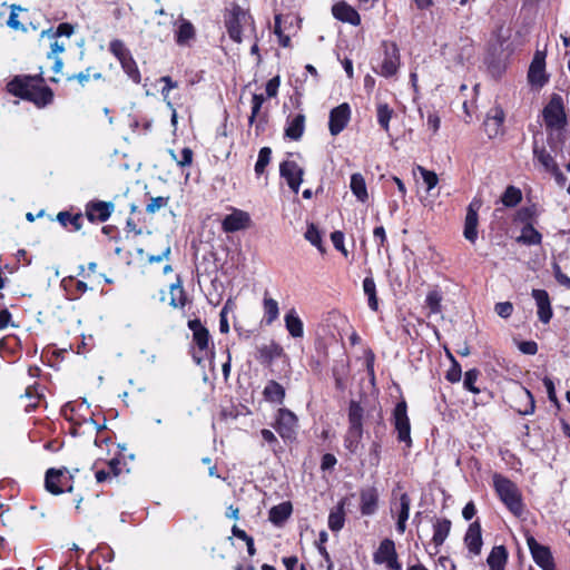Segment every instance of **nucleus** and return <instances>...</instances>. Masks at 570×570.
I'll use <instances>...</instances> for the list:
<instances>
[{
    "label": "nucleus",
    "instance_id": "nucleus-1",
    "mask_svg": "<svg viewBox=\"0 0 570 570\" xmlns=\"http://www.w3.org/2000/svg\"><path fill=\"white\" fill-rule=\"evenodd\" d=\"M493 485L501 501L517 517L523 512V503L518 487L501 474L493 475Z\"/></svg>",
    "mask_w": 570,
    "mask_h": 570
},
{
    "label": "nucleus",
    "instance_id": "nucleus-2",
    "mask_svg": "<svg viewBox=\"0 0 570 570\" xmlns=\"http://www.w3.org/2000/svg\"><path fill=\"white\" fill-rule=\"evenodd\" d=\"M364 410L358 402L352 400L348 406V430L345 435V448L355 453L363 436Z\"/></svg>",
    "mask_w": 570,
    "mask_h": 570
},
{
    "label": "nucleus",
    "instance_id": "nucleus-3",
    "mask_svg": "<svg viewBox=\"0 0 570 570\" xmlns=\"http://www.w3.org/2000/svg\"><path fill=\"white\" fill-rule=\"evenodd\" d=\"M543 119L548 129H561L567 122L563 101L559 95H553L543 109Z\"/></svg>",
    "mask_w": 570,
    "mask_h": 570
},
{
    "label": "nucleus",
    "instance_id": "nucleus-4",
    "mask_svg": "<svg viewBox=\"0 0 570 570\" xmlns=\"http://www.w3.org/2000/svg\"><path fill=\"white\" fill-rule=\"evenodd\" d=\"M375 564H385L389 570H401L395 543L392 539L385 538L380 542L377 550L373 553Z\"/></svg>",
    "mask_w": 570,
    "mask_h": 570
},
{
    "label": "nucleus",
    "instance_id": "nucleus-5",
    "mask_svg": "<svg viewBox=\"0 0 570 570\" xmlns=\"http://www.w3.org/2000/svg\"><path fill=\"white\" fill-rule=\"evenodd\" d=\"M250 20V16L238 4H234L225 18L227 32L236 42L242 41V27Z\"/></svg>",
    "mask_w": 570,
    "mask_h": 570
},
{
    "label": "nucleus",
    "instance_id": "nucleus-6",
    "mask_svg": "<svg viewBox=\"0 0 570 570\" xmlns=\"http://www.w3.org/2000/svg\"><path fill=\"white\" fill-rule=\"evenodd\" d=\"M394 428L397 432V440L411 445V425L407 416V405L405 401H401L396 404L393 411Z\"/></svg>",
    "mask_w": 570,
    "mask_h": 570
},
{
    "label": "nucleus",
    "instance_id": "nucleus-7",
    "mask_svg": "<svg viewBox=\"0 0 570 570\" xmlns=\"http://www.w3.org/2000/svg\"><path fill=\"white\" fill-rule=\"evenodd\" d=\"M384 58L381 63V69L376 70L381 76L389 78L394 76L400 67V52L396 43L383 41Z\"/></svg>",
    "mask_w": 570,
    "mask_h": 570
},
{
    "label": "nucleus",
    "instance_id": "nucleus-8",
    "mask_svg": "<svg viewBox=\"0 0 570 570\" xmlns=\"http://www.w3.org/2000/svg\"><path fill=\"white\" fill-rule=\"evenodd\" d=\"M528 80L532 86L543 87L549 77L546 73V52L537 50L528 71Z\"/></svg>",
    "mask_w": 570,
    "mask_h": 570
},
{
    "label": "nucleus",
    "instance_id": "nucleus-9",
    "mask_svg": "<svg viewBox=\"0 0 570 570\" xmlns=\"http://www.w3.org/2000/svg\"><path fill=\"white\" fill-rule=\"evenodd\" d=\"M482 206V202L479 198H473V200L469 204L464 220V229L463 235L466 240L474 244L478 238V224H479V215L478 212Z\"/></svg>",
    "mask_w": 570,
    "mask_h": 570
},
{
    "label": "nucleus",
    "instance_id": "nucleus-10",
    "mask_svg": "<svg viewBox=\"0 0 570 570\" xmlns=\"http://www.w3.org/2000/svg\"><path fill=\"white\" fill-rule=\"evenodd\" d=\"M529 550L532 554L534 562L542 570H553L554 562L551 551L548 547L540 544L533 537L527 538Z\"/></svg>",
    "mask_w": 570,
    "mask_h": 570
},
{
    "label": "nucleus",
    "instance_id": "nucleus-11",
    "mask_svg": "<svg viewBox=\"0 0 570 570\" xmlns=\"http://www.w3.org/2000/svg\"><path fill=\"white\" fill-rule=\"evenodd\" d=\"M297 428V416L288 409L277 411L275 429L283 439H292Z\"/></svg>",
    "mask_w": 570,
    "mask_h": 570
},
{
    "label": "nucleus",
    "instance_id": "nucleus-12",
    "mask_svg": "<svg viewBox=\"0 0 570 570\" xmlns=\"http://www.w3.org/2000/svg\"><path fill=\"white\" fill-rule=\"evenodd\" d=\"M279 174L288 187L297 194L303 181L304 169L293 160H285L279 166Z\"/></svg>",
    "mask_w": 570,
    "mask_h": 570
},
{
    "label": "nucleus",
    "instance_id": "nucleus-13",
    "mask_svg": "<svg viewBox=\"0 0 570 570\" xmlns=\"http://www.w3.org/2000/svg\"><path fill=\"white\" fill-rule=\"evenodd\" d=\"M351 117L348 104L344 102L333 108L330 112L328 129L332 136H337L344 130Z\"/></svg>",
    "mask_w": 570,
    "mask_h": 570
},
{
    "label": "nucleus",
    "instance_id": "nucleus-14",
    "mask_svg": "<svg viewBox=\"0 0 570 570\" xmlns=\"http://www.w3.org/2000/svg\"><path fill=\"white\" fill-rule=\"evenodd\" d=\"M514 396V405L513 409L521 415H530L534 413L535 410V401L532 393L519 385L513 392Z\"/></svg>",
    "mask_w": 570,
    "mask_h": 570
},
{
    "label": "nucleus",
    "instance_id": "nucleus-15",
    "mask_svg": "<svg viewBox=\"0 0 570 570\" xmlns=\"http://www.w3.org/2000/svg\"><path fill=\"white\" fill-rule=\"evenodd\" d=\"M250 226V216L248 213L234 209L232 214L227 215L222 223L225 233H235L246 229Z\"/></svg>",
    "mask_w": 570,
    "mask_h": 570
},
{
    "label": "nucleus",
    "instance_id": "nucleus-16",
    "mask_svg": "<svg viewBox=\"0 0 570 570\" xmlns=\"http://www.w3.org/2000/svg\"><path fill=\"white\" fill-rule=\"evenodd\" d=\"M504 112L500 107H493L489 110L483 122L484 131L489 138H495L502 132Z\"/></svg>",
    "mask_w": 570,
    "mask_h": 570
},
{
    "label": "nucleus",
    "instance_id": "nucleus-17",
    "mask_svg": "<svg viewBox=\"0 0 570 570\" xmlns=\"http://www.w3.org/2000/svg\"><path fill=\"white\" fill-rule=\"evenodd\" d=\"M36 79L31 76H16L7 83V89L11 95L27 100L33 86L31 82Z\"/></svg>",
    "mask_w": 570,
    "mask_h": 570
},
{
    "label": "nucleus",
    "instance_id": "nucleus-18",
    "mask_svg": "<svg viewBox=\"0 0 570 570\" xmlns=\"http://www.w3.org/2000/svg\"><path fill=\"white\" fill-rule=\"evenodd\" d=\"M188 328L193 332V342L199 352L208 350L210 335L209 331L202 324L199 318L188 321Z\"/></svg>",
    "mask_w": 570,
    "mask_h": 570
},
{
    "label": "nucleus",
    "instance_id": "nucleus-19",
    "mask_svg": "<svg viewBox=\"0 0 570 570\" xmlns=\"http://www.w3.org/2000/svg\"><path fill=\"white\" fill-rule=\"evenodd\" d=\"M115 209L110 202H92L87 205L86 214L90 222H106Z\"/></svg>",
    "mask_w": 570,
    "mask_h": 570
},
{
    "label": "nucleus",
    "instance_id": "nucleus-20",
    "mask_svg": "<svg viewBox=\"0 0 570 570\" xmlns=\"http://www.w3.org/2000/svg\"><path fill=\"white\" fill-rule=\"evenodd\" d=\"M532 296L537 303L539 320L544 324L549 323L552 317V308L548 292L544 289H533Z\"/></svg>",
    "mask_w": 570,
    "mask_h": 570
},
{
    "label": "nucleus",
    "instance_id": "nucleus-21",
    "mask_svg": "<svg viewBox=\"0 0 570 570\" xmlns=\"http://www.w3.org/2000/svg\"><path fill=\"white\" fill-rule=\"evenodd\" d=\"M332 13L337 20L342 22H347L353 26H358L361 23V17L358 12L346 2H338L334 4L332 7Z\"/></svg>",
    "mask_w": 570,
    "mask_h": 570
},
{
    "label": "nucleus",
    "instance_id": "nucleus-22",
    "mask_svg": "<svg viewBox=\"0 0 570 570\" xmlns=\"http://www.w3.org/2000/svg\"><path fill=\"white\" fill-rule=\"evenodd\" d=\"M361 499V513L363 515H372L377 510L379 493L373 487L363 489L360 494Z\"/></svg>",
    "mask_w": 570,
    "mask_h": 570
},
{
    "label": "nucleus",
    "instance_id": "nucleus-23",
    "mask_svg": "<svg viewBox=\"0 0 570 570\" xmlns=\"http://www.w3.org/2000/svg\"><path fill=\"white\" fill-rule=\"evenodd\" d=\"M464 543L471 553L476 556L481 552L482 535L481 525L479 521H474L469 525L464 537Z\"/></svg>",
    "mask_w": 570,
    "mask_h": 570
},
{
    "label": "nucleus",
    "instance_id": "nucleus-24",
    "mask_svg": "<svg viewBox=\"0 0 570 570\" xmlns=\"http://www.w3.org/2000/svg\"><path fill=\"white\" fill-rule=\"evenodd\" d=\"M285 327L293 338L304 336V325L295 308H291L284 316Z\"/></svg>",
    "mask_w": 570,
    "mask_h": 570
},
{
    "label": "nucleus",
    "instance_id": "nucleus-25",
    "mask_svg": "<svg viewBox=\"0 0 570 570\" xmlns=\"http://www.w3.org/2000/svg\"><path fill=\"white\" fill-rule=\"evenodd\" d=\"M176 24H178V29L176 31V42L179 46L188 45L190 40H193L196 36V30L193 23L183 17H180Z\"/></svg>",
    "mask_w": 570,
    "mask_h": 570
},
{
    "label": "nucleus",
    "instance_id": "nucleus-26",
    "mask_svg": "<svg viewBox=\"0 0 570 570\" xmlns=\"http://www.w3.org/2000/svg\"><path fill=\"white\" fill-rule=\"evenodd\" d=\"M533 158L543 167L546 171L557 169V161L554 160L552 155L546 149L544 146H540L538 144L535 137L533 141Z\"/></svg>",
    "mask_w": 570,
    "mask_h": 570
},
{
    "label": "nucleus",
    "instance_id": "nucleus-27",
    "mask_svg": "<svg viewBox=\"0 0 570 570\" xmlns=\"http://www.w3.org/2000/svg\"><path fill=\"white\" fill-rule=\"evenodd\" d=\"M63 472L65 470L49 469L46 472L45 485L47 491L52 494H60L65 491L63 489Z\"/></svg>",
    "mask_w": 570,
    "mask_h": 570
},
{
    "label": "nucleus",
    "instance_id": "nucleus-28",
    "mask_svg": "<svg viewBox=\"0 0 570 570\" xmlns=\"http://www.w3.org/2000/svg\"><path fill=\"white\" fill-rule=\"evenodd\" d=\"M27 100L32 101L38 107H46L52 102L53 91L49 87L32 86Z\"/></svg>",
    "mask_w": 570,
    "mask_h": 570
},
{
    "label": "nucleus",
    "instance_id": "nucleus-29",
    "mask_svg": "<svg viewBox=\"0 0 570 570\" xmlns=\"http://www.w3.org/2000/svg\"><path fill=\"white\" fill-rule=\"evenodd\" d=\"M292 510L291 502L274 505L268 513L269 521L275 525H282L291 517Z\"/></svg>",
    "mask_w": 570,
    "mask_h": 570
},
{
    "label": "nucleus",
    "instance_id": "nucleus-30",
    "mask_svg": "<svg viewBox=\"0 0 570 570\" xmlns=\"http://www.w3.org/2000/svg\"><path fill=\"white\" fill-rule=\"evenodd\" d=\"M507 559V549L503 546H497L491 550L487 562L491 570H504Z\"/></svg>",
    "mask_w": 570,
    "mask_h": 570
},
{
    "label": "nucleus",
    "instance_id": "nucleus-31",
    "mask_svg": "<svg viewBox=\"0 0 570 570\" xmlns=\"http://www.w3.org/2000/svg\"><path fill=\"white\" fill-rule=\"evenodd\" d=\"M305 116L303 114L296 115L293 119L288 120L285 128V137L292 140H298L304 132Z\"/></svg>",
    "mask_w": 570,
    "mask_h": 570
},
{
    "label": "nucleus",
    "instance_id": "nucleus-32",
    "mask_svg": "<svg viewBox=\"0 0 570 570\" xmlns=\"http://www.w3.org/2000/svg\"><path fill=\"white\" fill-rule=\"evenodd\" d=\"M451 530V521L449 519H438L433 524L432 541L438 548L443 544Z\"/></svg>",
    "mask_w": 570,
    "mask_h": 570
},
{
    "label": "nucleus",
    "instance_id": "nucleus-33",
    "mask_svg": "<svg viewBox=\"0 0 570 570\" xmlns=\"http://www.w3.org/2000/svg\"><path fill=\"white\" fill-rule=\"evenodd\" d=\"M263 394L266 401L282 404L285 399V389L272 380L266 384Z\"/></svg>",
    "mask_w": 570,
    "mask_h": 570
},
{
    "label": "nucleus",
    "instance_id": "nucleus-34",
    "mask_svg": "<svg viewBox=\"0 0 570 570\" xmlns=\"http://www.w3.org/2000/svg\"><path fill=\"white\" fill-rule=\"evenodd\" d=\"M344 505H345V502H344V500H342L338 502L336 508L330 512L328 528L333 532H337L344 527V522H345Z\"/></svg>",
    "mask_w": 570,
    "mask_h": 570
},
{
    "label": "nucleus",
    "instance_id": "nucleus-35",
    "mask_svg": "<svg viewBox=\"0 0 570 570\" xmlns=\"http://www.w3.org/2000/svg\"><path fill=\"white\" fill-rule=\"evenodd\" d=\"M350 187L360 202L365 203L367 200L368 194L365 179L360 173H355L351 176Z\"/></svg>",
    "mask_w": 570,
    "mask_h": 570
},
{
    "label": "nucleus",
    "instance_id": "nucleus-36",
    "mask_svg": "<svg viewBox=\"0 0 570 570\" xmlns=\"http://www.w3.org/2000/svg\"><path fill=\"white\" fill-rule=\"evenodd\" d=\"M263 308H264V318L266 325H272L279 315V308L278 303L267 296V293H265L264 299H263Z\"/></svg>",
    "mask_w": 570,
    "mask_h": 570
},
{
    "label": "nucleus",
    "instance_id": "nucleus-37",
    "mask_svg": "<svg viewBox=\"0 0 570 570\" xmlns=\"http://www.w3.org/2000/svg\"><path fill=\"white\" fill-rule=\"evenodd\" d=\"M542 240L541 234L531 225L527 224L522 230L521 235L517 238L518 243L524 245H539Z\"/></svg>",
    "mask_w": 570,
    "mask_h": 570
},
{
    "label": "nucleus",
    "instance_id": "nucleus-38",
    "mask_svg": "<svg viewBox=\"0 0 570 570\" xmlns=\"http://www.w3.org/2000/svg\"><path fill=\"white\" fill-rule=\"evenodd\" d=\"M170 306H173L174 308L185 306L186 294L181 285L180 277H177V282L170 285Z\"/></svg>",
    "mask_w": 570,
    "mask_h": 570
},
{
    "label": "nucleus",
    "instance_id": "nucleus-39",
    "mask_svg": "<svg viewBox=\"0 0 570 570\" xmlns=\"http://www.w3.org/2000/svg\"><path fill=\"white\" fill-rule=\"evenodd\" d=\"M363 291L367 296L368 307L372 311H377L379 299L376 296V285L372 276H367L363 281Z\"/></svg>",
    "mask_w": 570,
    "mask_h": 570
},
{
    "label": "nucleus",
    "instance_id": "nucleus-40",
    "mask_svg": "<svg viewBox=\"0 0 570 570\" xmlns=\"http://www.w3.org/2000/svg\"><path fill=\"white\" fill-rule=\"evenodd\" d=\"M282 353V346L275 342L258 347L259 358L264 362H272L274 358L279 357Z\"/></svg>",
    "mask_w": 570,
    "mask_h": 570
},
{
    "label": "nucleus",
    "instance_id": "nucleus-41",
    "mask_svg": "<svg viewBox=\"0 0 570 570\" xmlns=\"http://www.w3.org/2000/svg\"><path fill=\"white\" fill-rule=\"evenodd\" d=\"M521 200V190L512 185L508 186L501 196V202L507 207H515Z\"/></svg>",
    "mask_w": 570,
    "mask_h": 570
},
{
    "label": "nucleus",
    "instance_id": "nucleus-42",
    "mask_svg": "<svg viewBox=\"0 0 570 570\" xmlns=\"http://www.w3.org/2000/svg\"><path fill=\"white\" fill-rule=\"evenodd\" d=\"M57 220L63 226L67 227L71 225L73 230H79L82 227V216L81 214L72 215L68 212H60L57 215Z\"/></svg>",
    "mask_w": 570,
    "mask_h": 570
},
{
    "label": "nucleus",
    "instance_id": "nucleus-43",
    "mask_svg": "<svg viewBox=\"0 0 570 570\" xmlns=\"http://www.w3.org/2000/svg\"><path fill=\"white\" fill-rule=\"evenodd\" d=\"M120 65L124 71L134 82L139 83L141 81V76L138 70L137 63L131 55L127 57L126 60L120 61Z\"/></svg>",
    "mask_w": 570,
    "mask_h": 570
},
{
    "label": "nucleus",
    "instance_id": "nucleus-44",
    "mask_svg": "<svg viewBox=\"0 0 570 570\" xmlns=\"http://www.w3.org/2000/svg\"><path fill=\"white\" fill-rule=\"evenodd\" d=\"M272 149L269 147H263L258 153V159L255 164V173L257 176L264 174L265 168L271 161Z\"/></svg>",
    "mask_w": 570,
    "mask_h": 570
},
{
    "label": "nucleus",
    "instance_id": "nucleus-45",
    "mask_svg": "<svg viewBox=\"0 0 570 570\" xmlns=\"http://www.w3.org/2000/svg\"><path fill=\"white\" fill-rule=\"evenodd\" d=\"M109 50L119 60V62L126 60V58L131 55L125 43L119 39H115L109 43Z\"/></svg>",
    "mask_w": 570,
    "mask_h": 570
},
{
    "label": "nucleus",
    "instance_id": "nucleus-46",
    "mask_svg": "<svg viewBox=\"0 0 570 570\" xmlns=\"http://www.w3.org/2000/svg\"><path fill=\"white\" fill-rule=\"evenodd\" d=\"M305 238L320 252H324V248L322 246V235L317 227L314 224L308 225L307 230L305 233Z\"/></svg>",
    "mask_w": 570,
    "mask_h": 570
},
{
    "label": "nucleus",
    "instance_id": "nucleus-47",
    "mask_svg": "<svg viewBox=\"0 0 570 570\" xmlns=\"http://www.w3.org/2000/svg\"><path fill=\"white\" fill-rule=\"evenodd\" d=\"M393 110L386 104L377 106V121L384 130H389V122L391 120Z\"/></svg>",
    "mask_w": 570,
    "mask_h": 570
},
{
    "label": "nucleus",
    "instance_id": "nucleus-48",
    "mask_svg": "<svg viewBox=\"0 0 570 570\" xmlns=\"http://www.w3.org/2000/svg\"><path fill=\"white\" fill-rule=\"evenodd\" d=\"M479 375H480V371L476 368L469 370L464 374L463 385L468 391H470L474 394L480 393V390L475 386V382H476Z\"/></svg>",
    "mask_w": 570,
    "mask_h": 570
},
{
    "label": "nucleus",
    "instance_id": "nucleus-49",
    "mask_svg": "<svg viewBox=\"0 0 570 570\" xmlns=\"http://www.w3.org/2000/svg\"><path fill=\"white\" fill-rule=\"evenodd\" d=\"M73 33V27L70 23H60L57 28L56 32H52L51 29L45 30L41 32V37L48 38H58L60 36L70 37Z\"/></svg>",
    "mask_w": 570,
    "mask_h": 570
},
{
    "label": "nucleus",
    "instance_id": "nucleus-50",
    "mask_svg": "<svg viewBox=\"0 0 570 570\" xmlns=\"http://www.w3.org/2000/svg\"><path fill=\"white\" fill-rule=\"evenodd\" d=\"M441 294L438 291H431L426 296L425 304L431 313L438 314L441 312Z\"/></svg>",
    "mask_w": 570,
    "mask_h": 570
},
{
    "label": "nucleus",
    "instance_id": "nucleus-51",
    "mask_svg": "<svg viewBox=\"0 0 570 570\" xmlns=\"http://www.w3.org/2000/svg\"><path fill=\"white\" fill-rule=\"evenodd\" d=\"M399 511H397V520L407 521L410 515V507H411V498L407 493H402L400 495V503H399Z\"/></svg>",
    "mask_w": 570,
    "mask_h": 570
},
{
    "label": "nucleus",
    "instance_id": "nucleus-52",
    "mask_svg": "<svg viewBox=\"0 0 570 570\" xmlns=\"http://www.w3.org/2000/svg\"><path fill=\"white\" fill-rule=\"evenodd\" d=\"M170 157L177 163L180 167H186L191 165L193 161V150L189 147H185L180 153V158L178 159L174 150H169Z\"/></svg>",
    "mask_w": 570,
    "mask_h": 570
},
{
    "label": "nucleus",
    "instance_id": "nucleus-53",
    "mask_svg": "<svg viewBox=\"0 0 570 570\" xmlns=\"http://www.w3.org/2000/svg\"><path fill=\"white\" fill-rule=\"evenodd\" d=\"M169 197H153L146 206V212L148 214H155L157 210H159L163 207H166L168 205Z\"/></svg>",
    "mask_w": 570,
    "mask_h": 570
},
{
    "label": "nucleus",
    "instance_id": "nucleus-54",
    "mask_svg": "<svg viewBox=\"0 0 570 570\" xmlns=\"http://www.w3.org/2000/svg\"><path fill=\"white\" fill-rule=\"evenodd\" d=\"M264 96L263 95H258V94H254L253 95V99H252V112H250V116H249V124H253L255 118L257 117L261 108H262V105L264 104Z\"/></svg>",
    "mask_w": 570,
    "mask_h": 570
},
{
    "label": "nucleus",
    "instance_id": "nucleus-55",
    "mask_svg": "<svg viewBox=\"0 0 570 570\" xmlns=\"http://www.w3.org/2000/svg\"><path fill=\"white\" fill-rule=\"evenodd\" d=\"M264 96L263 95H258V94H254L253 95V99H252V112H250V116H249V124H253L255 118L257 117L261 108H262V105L264 104Z\"/></svg>",
    "mask_w": 570,
    "mask_h": 570
},
{
    "label": "nucleus",
    "instance_id": "nucleus-56",
    "mask_svg": "<svg viewBox=\"0 0 570 570\" xmlns=\"http://www.w3.org/2000/svg\"><path fill=\"white\" fill-rule=\"evenodd\" d=\"M419 169L422 174L423 181L426 184L428 190H431L433 187L438 184V176L434 171H430L421 166H419Z\"/></svg>",
    "mask_w": 570,
    "mask_h": 570
},
{
    "label": "nucleus",
    "instance_id": "nucleus-57",
    "mask_svg": "<svg viewBox=\"0 0 570 570\" xmlns=\"http://www.w3.org/2000/svg\"><path fill=\"white\" fill-rule=\"evenodd\" d=\"M82 424L91 426L96 432H99L105 429V425H99L92 417H89L85 419L82 423H75L71 428L70 433L72 435H78L79 429Z\"/></svg>",
    "mask_w": 570,
    "mask_h": 570
},
{
    "label": "nucleus",
    "instance_id": "nucleus-58",
    "mask_svg": "<svg viewBox=\"0 0 570 570\" xmlns=\"http://www.w3.org/2000/svg\"><path fill=\"white\" fill-rule=\"evenodd\" d=\"M462 370L461 365L456 360H453V364L446 373V380L451 383H456L461 380Z\"/></svg>",
    "mask_w": 570,
    "mask_h": 570
},
{
    "label": "nucleus",
    "instance_id": "nucleus-59",
    "mask_svg": "<svg viewBox=\"0 0 570 570\" xmlns=\"http://www.w3.org/2000/svg\"><path fill=\"white\" fill-rule=\"evenodd\" d=\"M333 246L340 250L344 256L347 255V250L344 247V234L340 230H335L331 234Z\"/></svg>",
    "mask_w": 570,
    "mask_h": 570
},
{
    "label": "nucleus",
    "instance_id": "nucleus-60",
    "mask_svg": "<svg viewBox=\"0 0 570 570\" xmlns=\"http://www.w3.org/2000/svg\"><path fill=\"white\" fill-rule=\"evenodd\" d=\"M230 304H232V301L228 299L219 313V331L222 333L229 332V325H228V321H227V309L229 308Z\"/></svg>",
    "mask_w": 570,
    "mask_h": 570
},
{
    "label": "nucleus",
    "instance_id": "nucleus-61",
    "mask_svg": "<svg viewBox=\"0 0 570 570\" xmlns=\"http://www.w3.org/2000/svg\"><path fill=\"white\" fill-rule=\"evenodd\" d=\"M494 311L499 316L508 318L513 312V305L510 302H501L495 304Z\"/></svg>",
    "mask_w": 570,
    "mask_h": 570
},
{
    "label": "nucleus",
    "instance_id": "nucleus-62",
    "mask_svg": "<svg viewBox=\"0 0 570 570\" xmlns=\"http://www.w3.org/2000/svg\"><path fill=\"white\" fill-rule=\"evenodd\" d=\"M53 42L50 45V51L47 53V58H56L59 57L66 50V46L63 42H60L57 38H52Z\"/></svg>",
    "mask_w": 570,
    "mask_h": 570
},
{
    "label": "nucleus",
    "instance_id": "nucleus-63",
    "mask_svg": "<svg viewBox=\"0 0 570 570\" xmlns=\"http://www.w3.org/2000/svg\"><path fill=\"white\" fill-rule=\"evenodd\" d=\"M543 385L547 390V394H548V397L551 402H553L556 405L559 406V401H558V397L556 395V389H554V383L553 381L550 379V377H544L543 379Z\"/></svg>",
    "mask_w": 570,
    "mask_h": 570
},
{
    "label": "nucleus",
    "instance_id": "nucleus-64",
    "mask_svg": "<svg viewBox=\"0 0 570 570\" xmlns=\"http://www.w3.org/2000/svg\"><path fill=\"white\" fill-rule=\"evenodd\" d=\"M553 274H554L557 282L560 285H563L570 289V277H568L564 273H562L561 267L558 264L553 265Z\"/></svg>",
    "mask_w": 570,
    "mask_h": 570
}]
</instances>
